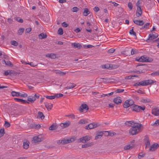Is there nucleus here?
Wrapping results in <instances>:
<instances>
[{
	"label": "nucleus",
	"instance_id": "obj_1",
	"mask_svg": "<svg viewBox=\"0 0 159 159\" xmlns=\"http://www.w3.org/2000/svg\"><path fill=\"white\" fill-rule=\"evenodd\" d=\"M142 126V125L140 123H134L129 130V133L132 135L137 134L139 132L140 128Z\"/></svg>",
	"mask_w": 159,
	"mask_h": 159
},
{
	"label": "nucleus",
	"instance_id": "obj_2",
	"mask_svg": "<svg viewBox=\"0 0 159 159\" xmlns=\"http://www.w3.org/2000/svg\"><path fill=\"white\" fill-rule=\"evenodd\" d=\"M156 82L155 81H154L152 80H147L140 82H137L135 83L134 86H135L140 85L145 86L153 84Z\"/></svg>",
	"mask_w": 159,
	"mask_h": 159
},
{
	"label": "nucleus",
	"instance_id": "obj_3",
	"mask_svg": "<svg viewBox=\"0 0 159 159\" xmlns=\"http://www.w3.org/2000/svg\"><path fill=\"white\" fill-rule=\"evenodd\" d=\"M75 141V139L73 138H71L70 139H64L62 140H59L57 143L58 144H61L62 145L70 143Z\"/></svg>",
	"mask_w": 159,
	"mask_h": 159
},
{
	"label": "nucleus",
	"instance_id": "obj_4",
	"mask_svg": "<svg viewBox=\"0 0 159 159\" xmlns=\"http://www.w3.org/2000/svg\"><path fill=\"white\" fill-rule=\"evenodd\" d=\"M131 108L133 111L138 112H140L142 110L144 111L145 109L144 106L141 107L136 105H135L131 107Z\"/></svg>",
	"mask_w": 159,
	"mask_h": 159
},
{
	"label": "nucleus",
	"instance_id": "obj_5",
	"mask_svg": "<svg viewBox=\"0 0 159 159\" xmlns=\"http://www.w3.org/2000/svg\"><path fill=\"white\" fill-rule=\"evenodd\" d=\"M100 125L98 123H95L93 122L92 123H90L88 125L86 126L85 127V129H90L94 128L97 127L98 126H99Z\"/></svg>",
	"mask_w": 159,
	"mask_h": 159
},
{
	"label": "nucleus",
	"instance_id": "obj_6",
	"mask_svg": "<svg viewBox=\"0 0 159 159\" xmlns=\"http://www.w3.org/2000/svg\"><path fill=\"white\" fill-rule=\"evenodd\" d=\"M158 36V34L155 33H151L149 34L148 38L147 39V42H149L150 40H152L155 39Z\"/></svg>",
	"mask_w": 159,
	"mask_h": 159
},
{
	"label": "nucleus",
	"instance_id": "obj_7",
	"mask_svg": "<svg viewBox=\"0 0 159 159\" xmlns=\"http://www.w3.org/2000/svg\"><path fill=\"white\" fill-rule=\"evenodd\" d=\"M39 98V95H37L35 94L34 95L30 96L28 97L27 100L31 103H33L34 102V101L36 100V98Z\"/></svg>",
	"mask_w": 159,
	"mask_h": 159
},
{
	"label": "nucleus",
	"instance_id": "obj_8",
	"mask_svg": "<svg viewBox=\"0 0 159 159\" xmlns=\"http://www.w3.org/2000/svg\"><path fill=\"white\" fill-rule=\"evenodd\" d=\"M91 139V137L89 136H86L82 137L79 140V142L85 143L89 140Z\"/></svg>",
	"mask_w": 159,
	"mask_h": 159
},
{
	"label": "nucleus",
	"instance_id": "obj_9",
	"mask_svg": "<svg viewBox=\"0 0 159 159\" xmlns=\"http://www.w3.org/2000/svg\"><path fill=\"white\" fill-rule=\"evenodd\" d=\"M134 104V102L132 100H126L125 102L123 107L125 108H127L129 107L132 106Z\"/></svg>",
	"mask_w": 159,
	"mask_h": 159
},
{
	"label": "nucleus",
	"instance_id": "obj_10",
	"mask_svg": "<svg viewBox=\"0 0 159 159\" xmlns=\"http://www.w3.org/2000/svg\"><path fill=\"white\" fill-rule=\"evenodd\" d=\"M83 110H85L87 111L89 110V107L87 105L85 104H83L79 108V110L82 112H83Z\"/></svg>",
	"mask_w": 159,
	"mask_h": 159
},
{
	"label": "nucleus",
	"instance_id": "obj_11",
	"mask_svg": "<svg viewBox=\"0 0 159 159\" xmlns=\"http://www.w3.org/2000/svg\"><path fill=\"white\" fill-rule=\"evenodd\" d=\"M143 13L142 11L141 7H137L136 12V15L137 17H139L141 16Z\"/></svg>",
	"mask_w": 159,
	"mask_h": 159
},
{
	"label": "nucleus",
	"instance_id": "obj_12",
	"mask_svg": "<svg viewBox=\"0 0 159 159\" xmlns=\"http://www.w3.org/2000/svg\"><path fill=\"white\" fill-rule=\"evenodd\" d=\"M148 57L146 56H142L140 57L139 58H136V60L139 62H146Z\"/></svg>",
	"mask_w": 159,
	"mask_h": 159
},
{
	"label": "nucleus",
	"instance_id": "obj_13",
	"mask_svg": "<svg viewBox=\"0 0 159 159\" xmlns=\"http://www.w3.org/2000/svg\"><path fill=\"white\" fill-rule=\"evenodd\" d=\"M144 143L146 145V148L149 146L150 145V142L149 140V138L148 135H146L145 136V138L144 140Z\"/></svg>",
	"mask_w": 159,
	"mask_h": 159
},
{
	"label": "nucleus",
	"instance_id": "obj_14",
	"mask_svg": "<svg viewBox=\"0 0 159 159\" xmlns=\"http://www.w3.org/2000/svg\"><path fill=\"white\" fill-rule=\"evenodd\" d=\"M70 124V122L69 121H67L64 123H61L60 125L62 128H65L68 127Z\"/></svg>",
	"mask_w": 159,
	"mask_h": 159
},
{
	"label": "nucleus",
	"instance_id": "obj_15",
	"mask_svg": "<svg viewBox=\"0 0 159 159\" xmlns=\"http://www.w3.org/2000/svg\"><path fill=\"white\" fill-rule=\"evenodd\" d=\"M15 74L14 71L11 70H7L5 71L4 73L3 74L4 75H13Z\"/></svg>",
	"mask_w": 159,
	"mask_h": 159
},
{
	"label": "nucleus",
	"instance_id": "obj_16",
	"mask_svg": "<svg viewBox=\"0 0 159 159\" xmlns=\"http://www.w3.org/2000/svg\"><path fill=\"white\" fill-rule=\"evenodd\" d=\"M159 147V144L157 143H154L149 148L150 151H154Z\"/></svg>",
	"mask_w": 159,
	"mask_h": 159
},
{
	"label": "nucleus",
	"instance_id": "obj_17",
	"mask_svg": "<svg viewBox=\"0 0 159 159\" xmlns=\"http://www.w3.org/2000/svg\"><path fill=\"white\" fill-rule=\"evenodd\" d=\"M133 22L136 25L139 26H142L144 24V22L142 20H134Z\"/></svg>",
	"mask_w": 159,
	"mask_h": 159
},
{
	"label": "nucleus",
	"instance_id": "obj_18",
	"mask_svg": "<svg viewBox=\"0 0 159 159\" xmlns=\"http://www.w3.org/2000/svg\"><path fill=\"white\" fill-rule=\"evenodd\" d=\"M14 99L15 100L18 102H21V103H22L23 104H25L26 103H29V102H28L27 101L24 100H23V99H20L19 98H14Z\"/></svg>",
	"mask_w": 159,
	"mask_h": 159
},
{
	"label": "nucleus",
	"instance_id": "obj_19",
	"mask_svg": "<svg viewBox=\"0 0 159 159\" xmlns=\"http://www.w3.org/2000/svg\"><path fill=\"white\" fill-rule=\"evenodd\" d=\"M2 64H5L6 66H13V65L9 61H6L5 60H2Z\"/></svg>",
	"mask_w": 159,
	"mask_h": 159
},
{
	"label": "nucleus",
	"instance_id": "obj_20",
	"mask_svg": "<svg viewBox=\"0 0 159 159\" xmlns=\"http://www.w3.org/2000/svg\"><path fill=\"white\" fill-rule=\"evenodd\" d=\"M113 102L116 104H118L121 103L122 100L121 99L120 97H118L115 98L113 100Z\"/></svg>",
	"mask_w": 159,
	"mask_h": 159
},
{
	"label": "nucleus",
	"instance_id": "obj_21",
	"mask_svg": "<svg viewBox=\"0 0 159 159\" xmlns=\"http://www.w3.org/2000/svg\"><path fill=\"white\" fill-rule=\"evenodd\" d=\"M152 113L156 116H159V108L154 109L152 110Z\"/></svg>",
	"mask_w": 159,
	"mask_h": 159
},
{
	"label": "nucleus",
	"instance_id": "obj_22",
	"mask_svg": "<svg viewBox=\"0 0 159 159\" xmlns=\"http://www.w3.org/2000/svg\"><path fill=\"white\" fill-rule=\"evenodd\" d=\"M45 105L48 111L51 110L53 106L52 104L51 103H49L48 102L45 103Z\"/></svg>",
	"mask_w": 159,
	"mask_h": 159
},
{
	"label": "nucleus",
	"instance_id": "obj_23",
	"mask_svg": "<svg viewBox=\"0 0 159 159\" xmlns=\"http://www.w3.org/2000/svg\"><path fill=\"white\" fill-rule=\"evenodd\" d=\"M71 46L75 48H77L79 49H80L82 47V46L80 43H72L71 44Z\"/></svg>",
	"mask_w": 159,
	"mask_h": 159
},
{
	"label": "nucleus",
	"instance_id": "obj_24",
	"mask_svg": "<svg viewBox=\"0 0 159 159\" xmlns=\"http://www.w3.org/2000/svg\"><path fill=\"white\" fill-rule=\"evenodd\" d=\"M33 139L35 143L40 142L42 141V139L39 136L34 137L33 138Z\"/></svg>",
	"mask_w": 159,
	"mask_h": 159
},
{
	"label": "nucleus",
	"instance_id": "obj_25",
	"mask_svg": "<svg viewBox=\"0 0 159 159\" xmlns=\"http://www.w3.org/2000/svg\"><path fill=\"white\" fill-rule=\"evenodd\" d=\"M76 86V85L75 84L73 83H70L68 86L65 88V89H72Z\"/></svg>",
	"mask_w": 159,
	"mask_h": 159
},
{
	"label": "nucleus",
	"instance_id": "obj_26",
	"mask_svg": "<svg viewBox=\"0 0 159 159\" xmlns=\"http://www.w3.org/2000/svg\"><path fill=\"white\" fill-rule=\"evenodd\" d=\"M137 123L134 122V121H126L125 122V125L129 126L132 127V125L134 124V123Z\"/></svg>",
	"mask_w": 159,
	"mask_h": 159
},
{
	"label": "nucleus",
	"instance_id": "obj_27",
	"mask_svg": "<svg viewBox=\"0 0 159 159\" xmlns=\"http://www.w3.org/2000/svg\"><path fill=\"white\" fill-rule=\"evenodd\" d=\"M57 124L56 123H54L49 127V129L52 130H55L57 129Z\"/></svg>",
	"mask_w": 159,
	"mask_h": 159
},
{
	"label": "nucleus",
	"instance_id": "obj_28",
	"mask_svg": "<svg viewBox=\"0 0 159 159\" xmlns=\"http://www.w3.org/2000/svg\"><path fill=\"white\" fill-rule=\"evenodd\" d=\"M83 14L85 16H87L90 13V11L87 8H85L84 9Z\"/></svg>",
	"mask_w": 159,
	"mask_h": 159
},
{
	"label": "nucleus",
	"instance_id": "obj_29",
	"mask_svg": "<svg viewBox=\"0 0 159 159\" xmlns=\"http://www.w3.org/2000/svg\"><path fill=\"white\" fill-rule=\"evenodd\" d=\"M93 145V143L92 142L89 143L82 145V148H87L90 147Z\"/></svg>",
	"mask_w": 159,
	"mask_h": 159
},
{
	"label": "nucleus",
	"instance_id": "obj_30",
	"mask_svg": "<svg viewBox=\"0 0 159 159\" xmlns=\"http://www.w3.org/2000/svg\"><path fill=\"white\" fill-rule=\"evenodd\" d=\"M11 94L12 96L19 97L20 93L13 91L11 92Z\"/></svg>",
	"mask_w": 159,
	"mask_h": 159
},
{
	"label": "nucleus",
	"instance_id": "obj_31",
	"mask_svg": "<svg viewBox=\"0 0 159 159\" xmlns=\"http://www.w3.org/2000/svg\"><path fill=\"white\" fill-rule=\"evenodd\" d=\"M55 73L61 76H64L66 74V72H63L59 70H56Z\"/></svg>",
	"mask_w": 159,
	"mask_h": 159
},
{
	"label": "nucleus",
	"instance_id": "obj_32",
	"mask_svg": "<svg viewBox=\"0 0 159 159\" xmlns=\"http://www.w3.org/2000/svg\"><path fill=\"white\" fill-rule=\"evenodd\" d=\"M30 143L29 141H26L23 143V147L25 149H27L29 146Z\"/></svg>",
	"mask_w": 159,
	"mask_h": 159
},
{
	"label": "nucleus",
	"instance_id": "obj_33",
	"mask_svg": "<svg viewBox=\"0 0 159 159\" xmlns=\"http://www.w3.org/2000/svg\"><path fill=\"white\" fill-rule=\"evenodd\" d=\"M38 117L39 118L41 119L42 120L44 119L45 116L42 112L39 111L38 112Z\"/></svg>",
	"mask_w": 159,
	"mask_h": 159
},
{
	"label": "nucleus",
	"instance_id": "obj_34",
	"mask_svg": "<svg viewBox=\"0 0 159 159\" xmlns=\"http://www.w3.org/2000/svg\"><path fill=\"white\" fill-rule=\"evenodd\" d=\"M47 35L46 34L43 33H41L39 35V38L40 39H45L47 38Z\"/></svg>",
	"mask_w": 159,
	"mask_h": 159
},
{
	"label": "nucleus",
	"instance_id": "obj_35",
	"mask_svg": "<svg viewBox=\"0 0 159 159\" xmlns=\"http://www.w3.org/2000/svg\"><path fill=\"white\" fill-rule=\"evenodd\" d=\"M15 20L20 23H23V20L22 19L20 18V17H16L14 18Z\"/></svg>",
	"mask_w": 159,
	"mask_h": 159
},
{
	"label": "nucleus",
	"instance_id": "obj_36",
	"mask_svg": "<svg viewBox=\"0 0 159 159\" xmlns=\"http://www.w3.org/2000/svg\"><path fill=\"white\" fill-rule=\"evenodd\" d=\"M132 29L130 30L129 32V34L131 35H133L136 37V33L134 31L133 27H132Z\"/></svg>",
	"mask_w": 159,
	"mask_h": 159
},
{
	"label": "nucleus",
	"instance_id": "obj_37",
	"mask_svg": "<svg viewBox=\"0 0 159 159\" xmlns=\"http://www.w3.org/2000/svg\"><path fill=\"white\" fill-rule=\"evenodd\" d=\"M24 31V29L23 28H20L19 29L18 32V34L19 35H21L23 33Z\"/></svg>",
	"mask_w": 159,
	"mask_h": 159
},
{
	"label": "nucleus",
	"instance_id": "obj_38",
	"mask_svg": "<svg viewBox=\"0 0 159 159\" xmlns=\"http://www.w3.org/2000/svg\"><path fill=\"white\" fill-rule=\"evenodd\" d=\"M138 52V50L136 49H132L131 52V54L132 55L137 54Z\"/></svg>",
	"mask_w": 159,
	"mask_h": 159
},
{
	"label": "nucleus",
	"instance_id": "obj_39",
	"mask_svg": "<svg viewBox=\"0 0 159 159\" xmlns=\"http://www.w3.org/2000/svg\"><path fill=\"white\" fill-rule=\"evenodd\" d=\"M5 133L4 129L3 128L0 129V138L3 136Z\"/></svg>",
	"mask_w": 159,
	"mask_h": 159
},
{
	"label": "nucleus",
	"instance_id": "obj_40",
	"mask_svg": "<svg viewBox=\"0 0 159 159\" xmlns=\"http://www.w3.org/2000/svg\"><path fill=\"white\" fill-rule=\"evenodd\" d=\"M46 98L48 99L52 100L56 98V96L55 95L50 96H46Z\"/></svg>",
	"mask_w": 159,
	"mask_h": 159
},
{
	"label": "nucleus",
	"instance_id": "obj_41",
	"mask_svg": "<svg viewBox=\"0 0 159 159\" xmlns=\"http://www.w3.org/2000/svg\"><path fill=\"white\" fill-rule=\"evenodd\" d=\"M133 148L132 146H130V145H127L126 146H125L124 148V149L125 150H127L128 149H132Z\"/></svg>",
	"mask_w": 159,
	"mask_h": 159
},
{
	"label": "nucleus",
	"instance_id": "obj_42",
	"mask_svg": "<svg viewBox=\"0 0 159 159\" xmlns=\"http://www.w3.org/2000/svg\"><path fill=\"white\" fill-rule=\"evenodd\" d=\"M150 23H147L146 24H145L144 26H143L141 29H144V28H145V29H148V27H149V25H150Z\"/></svg>",
	"mask_w": 159,
	"mask_h": 159
},
{
	"label": "nucleus",
	"instance_id": "obj_43",
	"mask_svg": "<svg viewBox=\"0 0 159 159\" xmlns=\"http://www.w3.org/2000/svg\"><path fill=\"white\" fill-rule=\"evenodd\" d=\"M87 122V121L85 120L82 119L80 120V121L78 123L79 124H84L86 123Z\"/></svg>",
	"mask_w": 159,
	"mask_h": 159
},
{
	"label": "nucleus",
	"instance_id": "obj_44",
	"mask_svg": "<svg viewBox=\"0 0 159 159\" xmlns=\"http://www.w3.org/2000/svg\"><path fill=\"white\" fill-rule=\"evenodd\" d=\"M11 44L15 46H17L18 45V43L16 41L13 40L11 41Z\"/></svg>",
	"mask_w": 159,
	"mask_h": 159
},
{
	"label": "nucleus",
	"instance_id": "obj_45",
	"mask_svg": "<svg viewBox=\"0 0 159 159\" xmlns=\"http://www.w3.org/2000/svg\"><path fill=\"white\" fill-rule=\"evenodd\" d=\"M11 125L10 124L8 121H5V123L4 125V126L5 127L8 128Z\"/></svg>",
	"mask_w": 159,
	"mask_h": 159
},
{
	"label": "nucleus",
	"instance_id": "obj_46",
	"mask_svg": "<svg viewBox=\"0 0 159 159\" xmlns=\"http://www.w3.org/2000/svg\"><path fill=\"white\" fill-rule=\"evenodd\" d=\"M58 33L60 35H62L63 34V30L61 28H60L58 30Z\"/></svg>",
	"mask_w": 159,
	"mask_h": 159
},
{
	"label": "nucleus",
	"instance_id": "obj_47",
	"mask_svg": "<svg viewBox=\"0 0 159 159\" xmlns=\"http://www.w3.org/2000/svg\"><path fill=\"white\" fill-rule=\"evenodd\" d=\"M79 8L78 7H75L72 8V11L73 12H76L79 11Z\"/></svg>",
	"mask_w": 159,
	"mask_h": 159
},
{
	"label": "nucleus",
	"instance_id": "obj_48",
	"mask_svg": "<svg viewBox=\"0 0 159 159\" xmlns=\"http://www.w3.org/2000/svg\"><path fill=\"white\" fill-rule=\"evenodd\" d=\"M145 155V154H144L142 152L140 153L139 154V156L138 157V158L139 159H141Z\"/></svg>",
	"mask_w": 159,
	"mask_h": 159
},
{
	"label": "nucleus",
	"instance_id": "obj_49",
	"mask_svg": "<svg viewBox=\"0 0 159 159\" xmlns=\"http://www.w3.org/2000/svg\"><path fill=\"white\" fill-rule=\"evenodd\" d=\"M134 77H137L138 76L137 75H130L128 76H127L126 77V78L128 79H133V78Z\"/></svg>",
	"mask_w": 159,
	"mask_h": 159
},
{
	"label": "nucleus",
	"instance_id": "obj_50",
	"mask_svg": "<svg viewBox=\"0 0 159 159\" xmlns=\"http://www.w3.org/2000/svg\"><path fill=\"white\" fill-rule=\"evenodd\" d=\"M152 76L159 75V71H155L151 74Z\"/></svg>",
	"mask_w": 159,
	"mask_h": 159
},
{
	"label": "nucleus",
	"instance_id": "obj_51",
	"mask_svg": "<svg viewBox=\"0 0 159 159\" xmlns=\"http://www.w3.org/2000/svg\"><path fill=\"white\" fill-rule=\"evenodd\" d=\"M152 125L154 126H157L159 125V119L157 120Z\"/></svg>",
	"mask_w": 159,
	"mask_h": 159
},
{
	"label": "nucleus",
	"instance_id": "obj_52",
	"mask_svg": "<svg viewBox=\"0 0 159 159\" xmlns=\"http://www.w3.org/2000/svg\"><path fill=\"white\" fill-rule=\"evenodd\" d=\"M124 91V89H118L116 90V92L117 93H120L123 92Z\"/></svg>",
	"mask_w": 159,
	"mask_h": 159
},
{
	"label": "nucleus",
	"instance_id": "obj_53",
	"mask_svg": "<svg viewBox=\"0 0 159 159\" xmlns=\"http://www.w3.org/2000/svg\"><path fill=\"white\" fill-rule=\"evenodd\" d=\"M93 47V46L91 45H85L84 46V47L85 48H91Z\"/></svg>",
	"mask_w": 159,
	"mask_h": 159
},
{
	"label": "nucleus",
	"instance_id": "obj_54",
	"mask_svg": "<svg viewBox=\"0 0 159 159\" xmlns=\"http://www.w3.org/2000/svg\"><path fill=\"white\" fill-rule=\"evenodd\" d=\"M128 7L130 10H131L133 8V5L132 3L129 2L128 3Z\"/></svg>",
	"mask_w": 159,
	"mask_h": 159
},
{
	"label": "nucleus",
	"instance_id": "obj_55",
	"mask_svg": "<svg viewBox=\"0 0 159 159\" xmlns=\"http://www.w3.org/2000/svg\"><path fill=\"white\" fill-rule=\"evenodd\" d=\"M56 96V98H58L60 97H61L63 96V94L61 93L57 94L55 95Z\"/></svg>",
	"mask_w": 159,
	"mask_h": 159
},
{
	"label": "nucleus",
	"instance_id": "obj_56",
	"mask_svg": "<svg viewBox=\"0 0 159 159\" xmlns=\"http://www.w3.org/2000/svg\"><path fill=\"white\" fill-rule=\"evenodd\" d=\"M27 94L26 93H20V96L24 97L26 98L27 97Z\"/></svg>",
	"mask_w": 159,
	"mask_h": 159
},
{
	"label": "nucleus",
	"instance_id": "obj_57",
	"mask_svg": "<svg viewBox=\"0 0 159 159\" xmlns=\"http://www.w3.org/2000/svg\"><path fill=\"white\" fill-rule=\"evenodd\" d=\"M100 9L99 7H95L93 8V10L95 12H97L98 11H99Z\"/></svg>",
	"mask_w": 159,
	"mask_h": 159
},
{
	"label": "nucleus",
	"instance_id": "obj_58",
	"mask_svg": "<svg viewBox=\"0 0 159 159\" xmlns=\"http://www.w3.org/2000/svg\"><path fill=\"white\" fill-rule=\"evenodd\" d=\"M102 136H101V135H98L96 134V135L95 137V139L97 140L99 139H100Z\"/></svg>",
	"mask_w": 159,
	"mask_h": 159
},
{
	"label": "nucleus",
	"instance_id": "obj_59",
	"mask_svg": "<svg viewBox=\"0 0 159 159\" xmlns=\"http://www.w3.org/2000/svg\"><path fill=\"white\" fill-rule=\"evenodd\" d=\"M7 21L10 24H12L13 22L12 19L10 18H8Z\"/></svg>",
	"mask_w": 159,
	"mask_h": 159
},
{
	"label": "nucleus",
	"instance_id": "obj_60",
	"mask_svg": "<svg viewBox=\"0 0 159 159\" xmlns=\"http://www.w3.org/2000/svg\"><path fill=\"white\" fill-rule=\"evenodd\" d=\"M115 51V49L114 48H111L108 51V52L109 53H112Z\"/></svg>",
	"mask_w": 159,
	"mask_h": 159
},
{
	"label": "nucleus",
	"instance_id": "obj_61",
	"mask_svg": "<svg viewBox=\"0 0 159 159\" xmlns=\"http://www.w3.org/2000/svg\"><path fill=\"white\" fill-rule=\"evenodd\" d=\"M67 116L68 117H70V118H72V119L75 118V116L73 114L67 115Z\"/></svg>",
	"mask_w": 159,
	"mask_h": 159
},
{
	"label": "nucleus",
	"instance_id": "obj_62",
	"mask_svg": "<svg viewBox=\"0 0 159 159\" xmlns=\"http://www.w3.org/2000/svg\"><path fill=\"white\" fill-rule=\"evenodd\" d=\"M137 92L138 93H139V94H144L145 93L143 91L141 90H138L137 91Z\"/></svg>",
	"mask_w": 159,
	"mask_h": 159
},
{
	"label": "nucleus",
	"instance_id": "obj_63",
	"mask_svg": "<svg viewBox=\"0 0 159 159\" xmlns=\"http://www.w3.org/2000/svg\"><path fill=\"white\" fill-rule=\"evenodd\" d=\"M56 58V55L54 54H51V58L52 59H54Z\"/></svg>",
	"mask_w": 159,
	"mask_h": 159
},
{
	"label": "nucleus",
	"instance_id": "obj_64",
	"mask_svg": "<svg viewBox=\"0 0 159 159\" xmlns=\"http://www.w3.org/2000/svg\"><path fill=\"white\" fill-rule=\"evenodd\" d=\"M62 25L64 27H66L68 26V24L65 22L62 23Z\"/></svg>",
	"mask_w": 159,
	"mask_h": 159
}]
</instances>
